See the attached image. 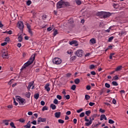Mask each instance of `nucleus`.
<instances>
[{"label": "nucleus", "instance_id": "obj_62", "mask_svg": "<svg viewBox=\"0 0 128 128\" xmlns=\"http://www.w3.org/2000/svg\"><path fill=\"white\" fill-rule=\"evenodd\" d=\"M83 110L82 108H80V110H76V112L79 114V112H82Z\"/></svg>", "mask_w": 128, "mask_h": 128}, {"label": "nucleus", "instance_id": "obj_34", "mask_svg": "<svg viewBox=\"0 0 128 128\" xmlns=\"http://www.w3.org/2000/svg\"><path fill=\"white\" fill-rule=\"evenodd\" d=\"M28 32H29V34H30L31 36H34V33L32 32V29H30L29 30H28Z\"/></svg>", "mask_w": 128, "mask_h": 128}, {"label": "nucleus", "instance_id": "obj_48", "mask_svg": "<svg viewBox=\"0 0 128 128\" xmlns=\"http://www.w3.org/2000/svg\"><path fill=\"white\" fill-rule=\"evenodd\" d=\"M91 86H90V85H88L86 86V90H90V88H91Z\"/></svg>", "mask_w": 128, "mask_h": 128}, {"label": "nucleus", "instance_id": "obj_37", "mask_svg": "<svg viewBox=\"0 0 128 128\" xmlns=\"http://www.w3.org/2000/svg\"><path fill=\"white\" fill-rule=\"evenodd\" d=\"M76 88V85H72L71 87V90H74Z\"/></svg>", "mask_w": 128, "mask_h": 128}, {"label": "nucleus", "instance_id": "obj_42", "mask_svg": "<svg viewBox=\"0 0 128 128\" xmlns=\"http://www.w3.org/2000/svg\"><path fill=\"white\" fill-rule=\"evenodd\" d=\"M18 120L20 122H26V120H24V118H20Z\"/></svg>", "mask_w": 128, "mask_h": 128}, {"label": "nucleus", "instance_id": "obj_44", "mask_svg": "<svg viewBox=\"0 0 128 128\" xmlns=\"http://www.w3.org/2000/svg\"><path fill=\"white\" fill-rule=\"evenodd\" d=\"M54 104H58V100L57 99H54Z\"/></svg>", "mask_w": 128, "mask_h": 128}, {"label": "nucleus", "instance_id": "obj_19", "mask_svg": "<svg viewBox=\"0 0 128 128\" xmlns=\"http://www.w3.org/2000/svg\"><path fill=\"white\" fill-rule=\"evenodd\" d=\"M122 66H118L116 69V72H120V70H122Z\"/></svg>", "mask_w": 128, "mask_h": 128}, {"label": "nucleus", "instance_id": "obj_46", "mask_svg": "<svg viewBox=\"0 0 128 128\" xmlns=\"http://www.w3.org/2000/svg\"><path fill=\"white\" fill-rule=\"evenodd\" d=\"M94 66H96L94 65V64H91L90 66V70H92V68H94Z\"/></svg>", "mask_w": 128, "mask_h": 128}, {"label": "nucleus", "instance_id": "obj_18", "mask_svg": "<svg viewBox=\"0 0 128 128\" xmlns=\"http://www.w3.org/2000/svg\"><path fill=\"white\" fill-rule=\"evenodd\" d=\"M90 42H91V44H94L96 43V39H94V38H92L90 40Z\"/></svg>", "mask_w": 128, "mask_h": 128}, {"label": "nucleus", "instance_id": "obj_41", "mask_svg": "<svg viewBox=\"0 0 128 128\" xmlns=\"http://www.w3.org/2000/svg\"><path fill=\"white\" fill-rule=\"evenodd\" d=\"M112 40H114V36H112L108 38V42H112Z\"/></svg>", "mask_w": 128, "mask_h": 128}, {"label": "nucleus", "instance_id": "obj_9", "mask_svg": "<svg viewBox=\"0 0 128 128\" xmlns=\"http://www.w3.org/2000/svg\"><path fill=\"white\" fill-rule=\"evenodd\" d=\"M112 16V14L109 12H104L103 13V18H110Z\"/></svg>", "mask_w": 128, "mask_h": 128}, {"label": "nucleus", "instance_id": "obj_22", "mask_svg": "<svg viewBox=\"0 0 128 128\" xmlns=\"http://www.w3.org/2000/svg\"><path fill=\"white\" fill-rule=\"evenodd\" d=\"M80 80L78 78L75 79L74 82L76 84H80Z\"/></svg>", "mask_w": 128, "mask_h": 128}, {"label": "nucleus", "instance_id": "obj_49", "mask_svg": "<svg viewBox=\"0 0 128 128\" xmlns=\"http://www.w3.org/2000/svg\"><path fill=\"white\" fill-rule=\"evenodd\" d=\"M80 118H84V112H82L80 114Z\"/></svg>", "mask_w": 128, "mask_h": 128}, {"label": "nucleus", "instance_id": "obj_50", "mask_svg": "<svg viewBox=\"0 0 128 128\" xmlns=\"http://www.w3.org/2000/svg\"><path fill=\"white\" fill-rule=\"evenodd\" d=\"M100 112H102V114H104L106 110H102V108L100 109Z\"/></svg>", "mask_w": 128, "mask_h": 128}, {"label": "nucleus", "instance_id": "obj_38", "mask_svg": "<svg viewBox=\"0 0 128 128\" xmlns=\"http://www.w3.org/2000/svg\"><path fill=\"white\" fill-rule=\"evenodd\" d=\"M112 84H113V86H118V82L116 81L112 82Z\"/></svg>", "mask_w": 128, "mask_h": 128}, {"label": "nucleus", "instance_id": "obj_35", "mask_svg": "<svg viewBox=\"0 0 128 128\" xmlns=\"http://www.w3.org/2000/svg\"><path fill=\"white\" fill-rule=\"evenodd\" d=\"M105 86L107 88H110V85L108 83H106Z\"/></svg>", "mask_w": 128, "mask_h": 128}, {"label": "nucleus", "instance_id": "obj_23", "mask_svg": "<svg viewBox=\"0 0 128 128\" xmlns=\"http://www.w3.org/2000/svg\"><path fill=\"white\" fill-rule=\"evenodd\" d=\"M34 98L36 100H38V98H40V94H36L34 95Z\"/></svg>", "mask_w": 128, "mask_h": 128}, {"label": "nucleus", "instance_id": "obj_39", "mask_svg": "<svg viewBox=\"0 0 128 128\" xmlns=\"http://www.w3.org/2000/svg\"><path fill=\"white\" fill-rule=\"evenodd\" d=\"M58 122H59V124H64V120L60 119L58 120Z\"/></svg>", "mask_w": 128, "mask_h": 128}, {"label": "nucleus", "instance_id": "obj_29", "mask_svg": "<svg viewBox=\"0 0 128 128\" xmlns=\"http://www.w3.org/2000/svg\"><path fill=\"white\" fill-rule=\"evenodd\" d=\"M90 96L88 94L85 95V99L86 100H90Z\"/></svg>", "mask_w": 128, "mask_h": 128}, {"label": "nucleus", "instance_id": "obj_33", "mask_svg": "<svg viewBox=\"0 0 128 128\" xmlns=\"http://www.w3.org/2000/svg\"><path fill=\"white\" fill-rule=\"evenodd\" d=\"M26 98H30V92H28L26 94Z\"/></svg>", "mask_w": 128, "mask_h": 128}, {"label": "nucleus", "instance_id": "obj_51", "mask_svg": "<svg viewBox=\"0 0 128 128\" xmlns=\"http://www.w3.org/2000/svg\"><path fill=\"white\" fill-rule=\"evenodd\" d=\"M6 44H8V43L6 42H4L1 44V46H6Z\"/></svg>", "mask_w": 128, "mask_h": 128}, {"label": "nucleus", "instance_id": "obj_27", "mask_svg": "<svg viewBox=\"0 0 128 128\" xmlns=\"http://www.w3.org/2000/svg\"><path fill=\"white\" fill-rule=\"evenodd\" d=\"M10 126L12 128H16V127L14 126V122H11L10 123Z\"/></svg>", "mask_w": 128, "mask_h": 128}, {"label": "nucleus", "instance_id": "obj_3", "mask_svg": "<svg viewBox=\"0 0 128 128\" xmlns=\"http://www.w3.org/2000/svg\"><path fill=\"white\" fill-rule=\"evenodd\" d=\"M87 118H88L87 116H85L84 118L85 122H89L85 123V126H90V124H92V121L94 120V118H92V119H90V120L87 119Z\"/></svg>", "mask_w": 128, "mask_h": 128}, {"label": "nucleus", "instance_id": "obj_58", "mask_svg": "<svg viewBox=\"0 0 128 128\" xmlns=\"http://www.w3.org/2000/svg\"><path fill=\"white\" fill-rule=\"evenodd\" d=\"M91 74H92V76H96V73L94 71H92L90 72Z\"/></svg>", "mask_w": 128, "mask_h": 128}, {"label": "nucleus", "instance_id": "obj_21", "mask_svg": "<svg viewBox=\"0 0 128 128\" xmlns=\"http://www.w3.org/2000/svg\"><path fill=\"white\" fill-rule=\"evenodd\" d=\"M50 108H51L52 110H56V106L55 104H52L50 106Z\"/></svg>", "mask_w": 128, "mask_h": 128}, {"label": "nucleus", "instance_id": "obj_57", "mask_svg": "<svg viewBox=\"0 0 128 128\" xmlns=\"http://www.w3.org/2000/svg\"><path fill=\"white\" fill-rule=\"evenodd\" d=\"M40 104L41 106H44L46 104V102L44 100L41 101Z\"/></svg>", "mask_w": 128, "mask_h": 128}, {"label": "nucleus", "instance_id": "obj_40", "mask_svg": "<svg viewBox=\"0 0 128 128\" xmlns=\"http://www.w3.org/2000/svg\"><path fill=\"white\" fill-rule=\"evenodd\" d=\"M26 4L27 6H30V4H32V1H30V0H28L26 2Z\"/></svg>", "mask_w": 128, "mask_h": 128}, {"label": "nucleus", "instance_id": "obj_36", "mask_svg": "<svg viewBox=\"0 0 128 128\" xmlns=\"http://www.w3.org/2000/svg\"><path fill=\"white\" fill-rule=\"evenodd\" d=\"M86 116H90V110H87L86 112Z\"/></svg>", "mask_w": 128, "mask_h": 128}, {"label": "nucleus", "instance_id": "obj_31", "mask_svg": "<svg viewBox=\"0 0 128 128\" xmlns=\"http://www.w3.org/2000/svg\"><path fill=\"white\" fill-rule=\"evenodd\" d=\"M58 34V30H55L53 34L54 36H56V34Z\"/></svg>", "mask_w": 128, "mask_h": 128}, {"label": "nucleus", "instance_id": "obj_30", "mask_svg": "<svg viewBox=\"0 0 128 128\" xmlns=\"http://www.w3.org/2000/svg\"><path fill=\"white\" fill-rule=\"evenodd\" d=\"M76 56H74L70 58V60H72V62H74V60H76Z\"/></svg>", "mask_w": 128, "mask_h": 128}, {"label": "nucleus", "instance_id": "obj_11", "mask_svg": "<svg viewBox=\"0 0 128 128\" xmlns=\"http://www.w3.org/2000/svg\"><path fill=\"white\" fill-rule=\"evenodd\" d=\"M70 46L74 44V46H78V41L76 40H72L70 42Z\"/></svg>", "mask_w": 128, "mask_h": 128}, {"label": "nucleus", "instance_id": "obj_55", "mask_svg": "<svg viewBox=\"0 0 128 128\" xmlns=\"http://www.w3.org/2000/svg\"><path fill=\"white\" fill-rule=\"evenodd\" d=\"M56 98L58 100H62V96L60 95H57Z\"/></svg>", "mask_w": 128, "mask_h": 128}, {"label": "nucleus", "instance_id": "obj_20", "mask_svg": "<svg viewBox=\"0 0 128 128\" xmlns=\"http://www.w3.org/2000/svg\"><path fill=\"white\" fill-rule=\"evenodd\" d=\"M22 34L18 36V41L19 42H22Z\"/></svg>", "mask_w": 128, "mask_h": 128}, {"label": "nucleus", "instance_id": "obj_12", "mask_svg": "<svg viewBox=\"0 0 128 128\" xmlns=\"http://www.w3.org/2000/svg\"><path fill=\"white\" fill-rule=\"evenodd\" d=\"M63 6L64 8V6H70V2L63 0Z\"/></svg>", "mask_w": 128, "mask_h": 128}, {"label": "nucleus", "instance_id": "obj_14", "mask_svg": "<svg viewBox=\"0 0 128 128\" xmlns=\"http://www.w3.org/2000/svg\"><path fill=\"white\" fill-rule=\"evenodd\" d=\"M44 88L48 92H50V84H46L44 86Z\"/></svg>", "mask_w": 128, "mask_h": 128}, {"label": "nucleus", "instance_id": "obj_54", "mask_svg": "<svg viewBox=\"0 0 128 128\" xmlns=\"http://www.w3.org/2000/svg\"><path fill=\"white\" fill-rule=\"evenodd\" d=\"M113 6H114V8H118V4H114Z\"/></svg>", "mask_w": 128, "mask_h": 128}, {"label": "nucleus", "instance_id": "obj_24", "mask_svg": "<svg viewBox=\"0 0 128 128\" xmlns=\"http://www.w3.org/2000/svg\"><path fill=\"white\" fill-rule=\"evenodd\" d=\"M68 24H74V19H72V18H70V19L68 20Z\"/></svg>", "mask_w": 128, "mask_h": 128}, {"label": "nucleus", "instance_id": "obj_4", "mask_svg": "<svg viewBox=\"0 0 128 128\" xmlns=\"http://www.w3.org/2000/svg\"><path fill=\"white\" fill-rule=\"evenodd\" d=\"M16 100L18 102H19L20 104H26V99L22 98V97L20 96H16Z\"/></svg>", "mask_w": 128, "mask_h": 128}, {"label": "nucleus", "instance_id": "obj_63", "mask_svg": "<svg viewBox=\"0 0 128 128\" xmlns=\"http://www.w3.org/2000/svg\"><path fill=\"white\" fill-rule=\"evenodd\" d=\"M5 42H10V37H6L5 38Z\"/></svg>", "mask_w": 128, "mask_h": 128}, {"label": "nucleus", "instance_id": "obj_16", "mask_svg": "<svg viewBox=\"0 0 128 128\" xmlns=\"http://www.w3.org/2000/svg\"><path fill=\"white\" fill-rule=\"evenodd\" d=\"M34 82L32 81V82H30V83H29L28 86L27 87V88L28 90H30V88H32V86H34Z\"/></svg>", "mask_w": 128, "mask_h": 128}, {"label": "nucleus", "instance_id": "obj_15", "mask_svg": "<svg viewBox=\"0 0 128 128\" xmlns=\"http://www.w3.org/2000/svg\"><path fill=\"white\" fill-rule=\"evenodd\" d=\"M104 12H98L96 14V16H104Z\"/></svg>", "mask_w": 128, "mask_h": 128}, {"label": "nucleus", "instance_id": "obj_53", "mask_svg": "<svg viewBox=\"0 0 128 128\" xmlns=\"http://www.w3.org/2000/svg\"><path fill=\"white\" fill-rule=\"evenodd\" d=\"M89 106H94V102H90L89 103Z\"/></svg>", "mask_w": 128, "mask_h": 128}, {"label": "nucleus", "instance_id": "obj_56", "mask_svg": "<svg viewBox=\"0 0 128 128\" xmlns=\"http://www.w3.org/2000/svg\"><path fill=\"white\" fill-rule=\"evenodd\" d=\"M31 124L36 125V120H34L32 122H31Z\"/></svg>", "mask_w": 128, "mask_h": 128}, {"label": "nucleus", "instance_id": "obj_13", "mask_svg": "<svg viewBox=\"0 0 128 128\" xmlns=\"http://www.w3.org/2000/svg\"><path fill=\"white\" fill-rule=\"evenodd\" d=\"M2 57L3 58H8V54L6 52H4L2 54Z\"/></svg>", "mask_w": 128, "mask_h": 128}, {"label": "nucleus", "instance_id": "obj_7", "mask_svg": "<svg viewBox=\"0 0 128 128\" xmlns=\"http://www.w3.org/2000/svg\"><path fill=\"white\" fill-rule=\"evenodd\" d=\"M56 8H64L63 0H60L56 4Z\"/></svg>", "mask_w": 128, "mask_h": 128}, {"label": "nucleus", "instance_id": "obj_60", "mask_svg": "<svg viewBox=\"0 0 128 128\" xmlns=\"http://www.w3.org/2000/svg\"><path fill=\"white\" fill-rule=\"evenodd\" d=\"M14 102L15 106H18V104L16 102V99L14 98Z\"/></svg>", "mask_w": 128, "mask_h": 128}, {"label": "nucleus", "instance_id": "obj_2", "mask_svg": "<svg viewBox=\"0 0 128 128\" xmlns=\"http://www.w3.org/2000/svg\"><path fill=\"white\" fill-rule=\"evenodd\" d=\"M36 54H34L31 56L29 60L22 66V70H24L27 66H30V64H32L34 62V58H36Z\"/></svg>", "mask_w": 128, "mask_h": 128}, {"label": "nucleus", "instance_id": "obj_10", "mask_svg": "<svg viewBox=\"0 0 128 128\" xmlns=\"http://www.w3.org/2000/svg\"><path fill=\"white\" fill-rule=\"evenodd\" d=\"M46 122V118H42L40 117L38 120V124H40V122Z\"/></svg>", "mask_w": 128, "mask_h": 128}, {"label": "nucleus", "instance_id": "obj_52", "mask_svg": "<svg viewBox=\"0 0 128 128\" xmlns=\"http://www.w3.org/2000/svg\"><path fill=\"white\" fill-rule=\"evenodd\" d=\"M26 126L30 128V126H32V125L30 124V121H28Z\"/></svg>", "mask_w": 128, "mask_h": 128}, {"label": "nucleus", "instance_id": "obj_43", "mask_svg": "<svg viewBox=\"0 0 128 128\" xmlns=\"http://www.w3.org/2000/svg\"><path fill=\"white\" fill-rule=\"evenodd\" d=\"M26 26H27V28H28V30H32V28H30V24H26Z\"/></svg>", "mask_w": 128, "mask_h": 128}, {"label": "nucleus", "instance_id": "obj_47", "mask_svg": "<svg viewBox=\"0 0 128 128\" xmlns=\"http://www.w3.org/2000/svg\"><path fill=\"white\" fill-rule=\"evenodd\" d=\"M108 122H109V124H114V121L112 119H110L108 120Z\"/></svg>", "mask_w": 128, "mask_h": 128}, {"label": "nucleus", "instance_id": "obj_17", "mask_svg": "<svg viewBox=\"0 0 128 128\" xmlns=\"http://www.w3.org/2000/svg\"><path fill=\"white\" fill-rule=\"evenodd\" d=\"M61 114L62 113L60 112H56L54 114L55 117L58 118L60 117Z\"/></svg>", "mask_w": 128, "mask_h": 128}, {"label": "nucleus", "instance_id": "obj_5", "mask_svg": "<svg viewBox=\"0 0 128 128\" xmlns=\"http://www.w3.org/2000/svg\"><path fill=\"white\" fill-rule=\"evenodd\" d=\"M17 26L22 32L24 31V23L22 22H18L17 24Z\"/></svg>", "mask_w": 128, "mask_h": 128}, {"label": "nucleus", "instance_id": "obj_25", "mask_svg": "<svg viewBox=\"0 0 128 128\" xmlns=\"http://www.w3.org/2000/svg\"><path fill=\"white\" fill-rule=\"evenodd\" d=\"M76 2L78 6L82 4V1H80V0H76Z\"/></svg>", "mask_w": 128, "mask_h": 128}, {"label": "nucleus", "instance_id": "obj_28", "mask_svg": "<svg viewBox=\"0 0 128 128\" xmlns=\"http://www.w3.org/2000/svg\"><path fill=\"white\" fill-rule=\"evenodd\" d=\"M106 117V115L104 114H102L100 116V120H104V118Z\"/></svg>", "mask_w": 128, "mask_h": 128}, {"label": "nucleus", "instance_id": "obj_45", "mask_svg": "<svg viewBox=\"0 0 128 128\" xmlns=\"http://www.w3.org/2000/svg\"><path fill=\"white\" fill-rule=\"evenodd\" d=\"M113 78L114 80H118V75H116Z\"/></svg>", "mask_w": 128, "mask_h": 128}, {"label": "nucleus", "instance_id": "obj_1", "mask_svg": "<svg viewBox=\"0 0 128 128\" xmlns=\"http://www.w3.org/2000/svg\"><path fill=\"white\" fill-rule=\"evenodd\" d=\"M36 54H34L31 56L29 60L22 66V70H24L27 66H30V64H32L34 62V58H36Z\"/></svg>", "mask_w": 128, "mask_h": 128}, {"label": "nucleus", "instance_id": "obj_61", "mask_svg": "<svg viewBox=\"0 0 128 128\" xmlns=\"http://www.w3.org/2000/svg\"><path fill=\"white\" fill-rule=\"evenodd\" d=\"M66 100H70V96L69 94H68L66 96Z\"/></svg>", "mask_w": 128, "mask_h": 128}, {"label": "nucleus", "instance_id": "obj_6", "mask_svg": "<svg viewBox=\"0 0 128 128\" xmlns=\"http://www.w3.org/2000/svg\"><path fill=\"white\" fill-rule=\"evenodd\" d=\"M62 62V60L58 58H55L52 60V62L55 64H60Z\"/></svg>", "mask_w": 128, "mask_h": 128}, {"label": "nucleus", "instance_id": "obj_26", "mask_svg": "<svg viewBox=\"0 0 128 128\" xmlns=\"http://www.w3.org/2000/svg\"><path fill=\"white\" fill-rule=\"evenodd\" d=\"M4 34H12V30H10L9 31H6L4 32Z\"/></svg>", "mask_w": 128, "mask_h": 128}, {"label": "nucleus", "instance_id": "obj_64", "mask_svg": "<svg viewBox=\"0 0 128 128\" xmlns=\"http://www.w3.org/2000/svg\"><path fill=\"white\" fill-rule=\"evenodd\" d=\"M42 20H46V15H43L42 16Z\"/></svg>", "mask_w": 128, "mask_h": 128}, {"label": "nucleus", "instance_id": "obj_8", "mask_svg": "<svg viewBox=\"0 0 128 128\" xmlns=\"http://www.w3.org/2000/svg\"><path fill=\"white\" fill-rule=\"evenodd\" d=\"M84 52V51L82 50H78L77 51L75 52L74 54H75L80 58H82V53Z\"/></svg>", "mask_w": 128, "mask_h": 128}, {"label": "nucleus", "instance_id": "obj_32", "mask_svg": "<svg viewBox=\"0 0 128 128\" xmlns=\"http://www.w3.org/2000/svg\"><path fill=\"white\" fill-rule=\"evenodd\" d=\"M48 110V108L46 106H44L43 107L42 110V112H44V110Z\"/></svg>", "mask_w": 128, "mask_h": 128}, {"label": "nucleus", "instance_id": "obj_59", "mask_svg": "<svg viewBox=\"0 0 128 128\" xmlns=\"http://www.w3.org/2000/svg\"><path fill=\"white\" fill-rule=\"evenodd\" d=\"M70 76H72V74H70V73H68L67 74H66V76L67 78H70Z\"/></svg>", "mask_w": 128, "mask_h": 128}]
</instances>
